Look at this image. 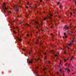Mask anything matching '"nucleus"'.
<instances>
[{
	"label": "nucleus",
	"instance_id": "obj_21",
	"mask_svg": "<svg viewBox=\"0 0 76 76\" xmlns=\"http://www.w3.org/2000/svg\"><path fill=\"white\" fill-rule=\"evenodd\" d=\"M40 32V30H38V31H37L36 32V34H38V32Z\"/></svg>",
	"mask_w": 76,
	"mask_h": 76
},
{
	"label": "nucleus",
	"instance_id": "obj_8",
	"mask_svg": "<svg viewBox=\"0 0 76 76\" xmlns=\"http://www.w3.org/2000/svg\"><path fill=\"white\" fill-rule=\"evenodd\" d=\"M66 70H67V72L68 73H69L70 72V69H68L67 68H66L65 69Z\"/></svg>",
	"mask_w": 76,
	"mask_h": 76
},
{
	"label": "nucleus",
	"instance_id": "obj_2",
	"mask_svg": "<svg viewBox=\"0 0 76 76\" xmlns=\"http://www.w3.org/2000/svg\"><path fill=\"white\" fill-rule=\"evenodd\" d=\"M3 4L4 6H2V7L3 8V9H4V12H5V10H8V9H9V8H6V7H5V6H6L5 3H4Z\"/></svg>",
	"mask_w": 76,
	"mask_h": 76
},
{
	"label": "nucleus",
	"instance_id": "obj_39",
	"mask_svg": "<svg viewBox=\"0 0 76 76\" xmlns=\"http://www.w3.org/2000/svg\"><path fill=\"white\" fill-rule=\"evenodd\" d=\"M13 28L14 29H17V28H15V27L14 26L13 27Z\"/></svg>",
	"mask_w": 76,
	"mask_h": 76
},
{
	"label": "nucleus",
	"instance_id": "obj_35",
	"mask_svg": "<svg viewBox=\"0 0 76 76\" xmlns=\"http://www.w3.org/2000/svg\"><path fill=\"white\" fill-rule=\"evenodd\" d=\"M26 36L27 37H29V34H27L26 35Z\"/></svg>",
	"mask_w": 76,
	"mask_h": 76
},
{
	"label": "nucleus",
	"instance_id": "obj_56",
	"mask_svg": "<svg viewBox=\"0 0 76 76\" xmlns=\"http://www.w3.org/2000/svg\"><path fill=\"white\" fill-rule=\"evenodd\" d=\"M70 65H68V66L69 67V66H70Z\"/></svg>",
	"mask_w": 76,
	"mask_h": 76
},
{
	"label": "nucleus",
	"instance_id": "obj_41",
	"mask_svg": "<svg viewBox=\"0 0 76 76\" xmlns=\"http://www.w3.org/2000/svg\"><path fill=\"white\" fill-rule=\"evenodd\" d=\"M26 25H27V26H29V24H26Z\"/></svg>",
	"mask_w": 76,
	"mask_h": 76
},
{
	"label": "nucleus",
	"instance_id": "obj_27",
	"mask_svg": "<svg viewBox=\"0 0 76 76\" xmlns=\"http://www.w3.org/2000/svg\"><path fill=\"white\" fill-rule=\"evenodd\" d=\"M20 24L21 25V24H22V21H21L20 22Z\"/></svg>",
	"mask_w": 76,
	"mask_h": 76
},
{
	"label": "nucleus",
	"instance_id": "obj_23",
	"mask_svg": "<svg viewBox=\"0 0 76 76\" xmlns=\"http://www.w3.org/2000/svg\"><path fill=\"white\" fill-rule=\"evenodd\" d=\"M64 37H65V38H66L67 37V36H65L64 37H63V38H64Z\"/></svg>",
	"mask_w": 76,
	"mask_h": 76
},
{
	"label": "nucleus",
	"instance_id": "obj_29",
	"mask_svg": "<svg viewBox=\"0 0 76 76\" xmlns=\"http://www.w3.org/2000/svg\"><path fill=\"white\" fill-rule=\"evenodd\" d=\"M13 32L14 34H16V33L15 31H14Z\"/></svg>",
	"mask_w": 76,
	"mask_h": 76
},
{
	"label": "nucleus",
	"instance_id": "obj_18",
	"mask_svg": "<svg viewBox=\"0 0 76 76\" xmlns=\"http://www.w3.org/2000/svg\"><path fill=\"white\" fill-rule=\"evenodd\" d=\"M75 40V38H73L72 41V42H73Z\"/></svg>",
	"mask_w": 76,
	"mask_h": 76
},
{
	"label": "nucleus",
	"instance_id": "obj_7",
	"mask_svg": "<svg viewBox=\"0 0 76 76\" xmlns=\"http://www.w3.org/2000/svg\"><path fill=\"white\" fill-rule=\"evenodd\" d=\"M28 54L29 55V56H31L32 54V50H30L28 53Z\"/></svg>",
	"mask_w": 76,
	"mask_h": 76
},
{
	"label": "nucleus",
	"instance_id": "obj_45",
	"mask_svg": "<svg viewBox=\"0 0 76 76\" xmlns=\"http://www.w3.org/2000/svg\"><path fill=\"white\" fill-rule=\"evenodd\" d=\"M26 8H27V9H28V7L26 6Z\"/></svg>",
	"mask_w": 76,
	"mask_h": 76
},
{
	"label": "nucleus",
	"instance_id": "obj_28",
	"mask_svg": "<svg viewBox=\"0 0 76 76\" xmlns=\"http://www.w3.org/2000/svg\"><path fill=\"white\" fill-rule=\"evenodd\" d=\"M16 10L17 12H18L19 11V10L18 9H16Z\"/></svg>",
	"mask_w": 76,
	"mask_h": 76
},
{
	"label": "nucleus",
	"instance_id": "obj_49",
	"mask_svg": "<svg viewBox=\"0 0 76 76\" xmlns=\"http://www.w3.org/2000/svg\"><path fill=\"white\" fill-rule=\"evenodd\" d=\"M68 34H70V33H69V32H68Z\"/></svg>",
	"mask_w": 76,
	"mask_h": 76
},
{
	"label": "nucleus",
	"instance_id": "obj_25",
	"mask_svg": "<svg viewBox=\"0 0 76 76\" xmlns=\"http://www.w3.org/2000/svg\"><path fill=\"white\" fill-rule=\"evenodd\" d=\"M48 61L49 64H51V62H50V61Z\"/></svg>",
	"mask_w": 76,
	"mask_h": 76
},
{
	"label": "nucleus",
	"instance_id": "obj_15",
	"mask_svg": "<svg viewBox=\"0 0 76 76\" xmlns=\"http://www.w3.org/2000/svg\"><path fill=\"white\" fill-rule=\"evenodd\" d=\"M72 45V42H70L69 44H68V45L69 46H71V45Z\"/></svg>",
	"mask_w": 76,
	"mask_h": 76
},
{
	"label": "nucleus",
	"instance_id": "obj_30",
	"mask_svg": "<svg viewBox=\"0 0 76 76\" xmlns=\"http://www.w3.org/2000/svg\"><path fill=\"white\" fill-rule=\"evenodd\" d=\"M54 56L55 57H57V54L55 55H54Z\"/></svg>",
	"mask_w": 76,
	"mask_h": 76
},
{
	"label": "nucleus",
	"instance_id": "obj_24",
	"mask_svg": "<svg viewBox=\"0 0 76 76\" xmlns=\"http://www.w3.org/2000/svg\"><path fill=\"white\" fill-rule=\"evenodd\" d=\"M59 7H60V8H62L63 6H62V5H61L59 6Z\"/></svg>",
	"mask_w": 76,
	"mask_h": 76
},
{
	"label": "nucleus",
	"instance_id": "obj_32",
	"mask_svg": "<svg viewBox=\"0 0 76 76\" xmlns=\"http://www.w3.org/2000/svg\"><path fill=\"white\" fill-rule=\"evenodd\" d=\"M61 48H59V50H61Z\"/></svg>",
	"mask_w": 76,
	"mask_h": 76
},
{
	"label": "nucleus",
	"instance_id": "obj_34",
	"mask_svg": "<svg viewBox=\"0 0 76 76\" xmlns=\"http://www.w3.org/2000/svg\"><path fill=\"white\" fill-rule=\"evenodd\" d=\"M22 50H23V51H25V50L23 48Z\"/></svg>",
	"mask_w": 76,
	"mask_h": 76
},
{
	"label": "nucleus",
	"instance_id": "obj_26",
	"mask_svg": "<svg viewBox=\"0 0 76 76\" xmlns=\"http://www.w3.org/2000/svg\"><path fill=\"white\" fill-rule=\"evenodd\" d=\"M66 48H68V50H69V49H70V48H69V47H67V46H66Z\"/></svg>",
	"mask_w": 76,
	"mask_h": 76
},
{
	"label": "nucleus",
	"instance_id": "obj_57",
	"mask_svg": "<svg viewBox=\"0 0 76 76\" xmlns=\"http://www.w3.org/2000/svg\"><path fill=\"white\" fill-rule=\"evenodd\" d=\"M46 28L47 29H48V27H46Z\"/></svg>",
	"mask_w": 76,
	"mask_h": 76
},
{
	"label": "nucleus",
	"instance_id": "obj_44",
	"mask_svg": "<svg viewBox=\"0 0 76 76\" xmlns=\"http://www.w3.org/2000/svg\"><path fill=\"white\" fill-rule=\"evenodd\" d=\"M29 2L27 3V5H29Z\"/></svg>",
	"mask_w": 76,
	"mask_h": 76
},
{
	"label": "nucleus",
	"instance_id": "obj_36",
	"mask_svg": "<svg viewBox=\"0 0 76 76\" xmlns=\"http://www.w3.org/2000/svg\"><path fill=\"white\" fill-rule=\"evenodd\" d=\"M64 61H66V59H64Z\"/></svg>",
	"mask_w": 76,
	"mask_h": 76
},
{
	"label": "nucleus",
	"instance_id": "obj_51",
	"mask_svg": "<svg viewBox=\"0 0 76 76\" xmlns=\"http://www.w3.org/2000/svg\"><path fill=\"white\" fill-rule=\"evenodd\" d=\"M60 4V2H58L57 3V4Z\"/></svg>",
	"mask_w": 76,
	"mask_h": 76
},
{
	"label": "nucleus",
	"instance_id": "obj_11",
	"mask_svg": "<svg viewBox=\"0 0 76 76\" xmlns=\"http://www.w3.org/2000/svg\"><path fill=\"white\" fill-rule=\"evenodd\" d=\"M73 11L74 13H76V10L75 9H74L73 10Z\"/></svg>",
	"mask_w": 76,
	"mask_h": 76
},
{
	"label": "nucleus",
	"instance_id": "obj_13",
	"mask_svg": "<svg viewBox=\"0 0 76 76\" xmlns=\"http://www.w3.org/2000/svg\"><path fill=\"white\" fill-rule=\"evenodd\" d=\"M38 43V39H37L36 42V43L37 44Z\"/></svg>",
	"mask_w": 76,
	"mask_h": 76
},
{
	"label": "nucleus",
	"instance_id": "obj_9",
	"mask_svg": "<svg viewBox=\"0 0 76 76\" xmlns=\"http://www.w3.org/2000/svg\"><path fill=\"white\" fill-rule=\"evenodd\" d=\"M40 22H41V23H40V25H41L42 26V19H40Z\"/></svg>",
	"mask_w": 76,
	"mask_h": 76
},
{
	"label": "nucleus",
	"instance_id": "obj_37",
	"mask_svg": "<svg viewBox=\"0 0 76 76\" xmlns=\"http://www.w3.org/2000/svg\"><path fill=\"white\" fill-rule=\"evenodd\" d=\"M36 28H38V26H36Z\"/></svg>",
	"mask_w": 76,
	"mask_h": 76
},
{
	"label": "nucleus",
	"instance_id": "obj_61",
	"mask_svg": "<svg viewBox=\"0 0 76 76\" xmlns=\"http://www.w3.org/2000/svg\"><path fill=\"white\" fill-rule=\"evenodd\" d=\"M30 36H32V34H30Z\"/></svg>",
	"mask_w": 76,
	"mask_h": 76
},
{
	"label": "nucleus",
	"instance_id": "obj_10",
	"mask_svg": "<svg viewBox=\"0 0 76 76\" xmlns=\"http://www.w3.org/2000/svg\"><path fill=\"white\" fill-rule=\"evenodd\" d=\"M50 53H51L52 54H54V51L53 50H51Z\"/></svg>",
	"mask_w": 76,
	"mask_h": 76
},
{
	"label": "nucleus",
	"instance_id": "obj_59",
	"mask_svg": "<svg viewBox=\"0 0 76 76\" xmlns=\"http://www.w3.org/2000/svg\"><path fill=\"white\" fill-rule=\"evenodd\" d=\"M35 7H36V5H35Z\"/></svg>",
	"mask_w": 76,
	"mask_h": 76
},
{
	"label": "nucleus",
	"instance_id": "obj_3",
	"mask_svg": "<svg viewBox=\"0 0 76 76\" xmlns=\"http://www.w3.org/2000/svg\"><path fill=\"white\" fill-rule=\"evenodd\" d=\"M49 15H50V17H48V16L45 17V18H44V20H46V19H47L51 18L53 17V15L51 14L50 13H49Z\"/></svg>",
	"mask_w": 76,
	"mask_h": 76
},
{
	"label": "nucleus",
	"instance_id": "obj_64",
	"mask_svg": "<svg viewBox=\"0 0 76 76\" xmlns=\"http://www.w3.org/2000/svg\"><path fill=\"white\" fill-rule=\"evenodd\" d=\"M35 76H38V75H36Z\"/></svg>",
	"mask_w": 76,
	"mask_h": 76
},
{
	"label": "nucleus",
	"instance_id": "obj_53",
	"mask_svg": "<svg viewBox=\"0 0 76 76\" xmlns=\"http://www.w3.org/2000/svg\"><path fill=\"white\" fill-rule=\"evenodd\" d=\"M15 22V20H14L13 21V22Z\"/></svg>",
	"mask_w": 76,
	"mask_h": 76
},
{
	"label": "nucleus",
	"instance_id": "obj_52",
	"mask_svg": "<svg viewBox=\"0 0 76 76\" xmlns=\"http://www.w3.org/2000/svg\"><path fill=\"white\" fill-rule=\"evenodd\" d=\"M41 30H42V31H44V30L42 29Z\"/></svg>",
	"mask_w": 76,
	"mask_h": 76
},
{
	"label": "nucleus",
	"instance_id": "obj_22",
	"mask_svg": "<svg viewBox=\"0 0 76 76\" xmlns=\"http://www.w3.org/2000/svg\"><path fill=\"white\" fill-rule=\"evenodd\" d=\"M38 69V66H36L35 67V69Z\"/></svg>",
	"mask_w": 76,
	"mask_h": 76
},
{
	"label": "nucleus",
	"instance_id": "obj_58",
	"mask_svg": "<svg viewBox=\"0 0 76 76\" xmlns=\"http://www.w3.org/2000/svg\"><path fill=\"white\" fill-rule=\"evenodd\" d=\"M36 74L37 75V72H36Z\"/></svg>",
	"mask_w": 76,
	"mask_h": 76
},
{
	"label": "nucleus",
	"instance_id": "obj_16",
	"mask_svg": "<svg viewBox=\"0 0 76 76\" xmlns=\"http://www.w3.org/2000/svg\"><path fill=\"white\" fill-rule=\"evenodd\" d=\"M62 62V61L61 60H60V62L59 63V66H60V65L61 64V62Z\"/></svg>",
	"mask_w": 76,
	"mask_h": 76
},
{
	"label": "nucleus",
	"instance_id": "obj_14",
	"mask_svg": "<svg viewBox=\"0 0 76 76\" xmlns=\"http://www.w3.org/2000/svg\"><path fill=\"white\" fill-rule=\"evenodd\" d=\"M35 23H36V24H37L38 26H39V23L37 22H35Z\"/></svg>",
	"mask_w": 76,
	"mask_h": 76
},
{
	"label": "nucleus",
	"instance_id": "obj_62",
	"mask_svg": "<svg viewBox=\"0 0 76 76\" xmlns=\"http://www.w3.org/2000/svg\"><path fill=\"white\" fill-rule=\"evenodd\" d=\"M30 4H31V5H32V4H31V3H30Z\"/></svg>",
	"mask_w": 76,
	"mask_h": 76
},
{
	"label": "nucleus",
	"instance_id": "obj_63",
	"mask_svg": "<svg viewBox=\"0 0 76 76\" xmlns=\"http://www.w3.org/2000/svg\"><path fill=\"white\" fill-rule=\"evenodd\" d=\"M61 65H63V64H61Z\"/></svg>",
	"mask_w": 76,
	"mask_h": 76
},
{
	"label": "nucleus",
	"instance_id": "obj_54",
	"mask_svg": "<svg viewBox=\"0 0 76 76\" xmlns=\"http://www.w3.org/2000/svg\"><path fill=\"white\" fill-rule=\"evenodd\" d=\"M59 19H60V17L59 16L58 17Z\"/></svg>",
	"mask_w": 76,
	"mask_h": 76
},
{
	"label": "nucleus",
	"instance_id": "obj_46",
	"mask_svg": "<svg viewBox=\"0 0 76 76\" xmlns=\"http://www.w3.org/2000/svg\"><path fill=\"white\" fill-rule=\"evenodd\" d=\"M66 52L65 51L64 53V54H66Z\"/></svg>",
	"mask_w": 76,
	"mask_h": 76
},
{
	"label": "nucleus",
	"instance_id": "obj_38",
	"mask_svg": "<svg viewBox=\"0 0 76 76\" xmlns=\"http://www.w3.org/2000/svg\"><path fill=\"white\" fill-rule=\"evenodd\" d=\"M40 44H42V42H41Z\"/></svg>",
	"mask_w": 76,
	"mask_h": 76
},
{
	"label": "nucleus",
	"instance_id": "obj_42",
	"mask_svg": "<svg viewBox=\"0 0 76 76\" xmlns=\"http://www.w3.org/2000/svg\"><path fill=\"white\" fill-rule=\"evenodd\" d=\"M38 61H39V60H40V59L39 58H38V59H37Z\"/></svg>",
	"mask_w": 76,
	"mask_h": 76
},
{
	"label": "nucleus",
	"instance_id": "obj_4",
	"mask_svg": "<svg viewBox=\"0 0 76 76\" xmlns=\"http://www.w3.org/2000/svg\"><path fill=\"white\" fill-rule=\"evenodd\" d=\"M66 28L67 30L68 29H71V26L70 25L67 27H66V26H65L64 28V31H66Z\"/></svg>",
	"mask_w": 76,
	"mask_h": 76
},
{
	"label": "nucleus",
	"instance_id": "obj_12",
	"mask_svg": "<svg viewBox=\"0 0 76 76\" xmlns=\"http://www.w3.org/2000/svg\"><path fill=\"white\" fill-rule=\"evenodd\" d=\"M50 35H51L52 37V38H54V34H53V33H51Z\"/></svg>",
	"mask_w": 76,
	"mask_h": 76
},
{
	"label": "nucleus",
	"instance_id": "obj_48",
	"mask_svg": "<svg viewBox=\"0 0 76 76\" xmlns=\"http://www.w3.org/2000/svg\"><path fill=\"white\" fill-rule=\"evenodd\" d=\"M67 63H66V64H65V66H67Z\"/></svg>",
	"mask_w": 76,
	"mask_h": 76
},
{
	"label": "nucleus",
	"instance_id": "obj_31",
	"mask_svg": "<svg viewBox=\"0 0 76 76\" xmlns=\"http://www.w3.org/2000/svg\"><path fill=\"white\" fill-rule=\"evenodd\" d=\"M70 15L71 16H72V13L71 12V13H70Z\"/></svg>",
	"mask_w": 76,
	"mask_h": 76
},
{
	"label": "nucleus",
	"instance_id": "obj_60",
	"mask_svg": "<svg viewBox=\"0 0 76 76\" xmlns=\"http://www.w3.org/2000/svg\"><path fill=\"white\" fill-rule=\"evenodd\" d=\"M29 42H28V44H29Z\"/></svg>",
	"mask_w": 76,
	"mask_h": 76
},
{
	"label": "nucleus",
	"instance_id": "obj_33",
	"mask_svg": "<svg viewBox=\"0 0 76 76\" xmlns=\"http://www.w3.org/2000/svg\"><path fill=\"white\" fill-rule=\"evenodd\" d=\"M55 13H58V12H57V11H55Z\"/></svg>",
	"mask_w": 76,
	"mask_h": 76
},
{
	"label": "nucleus",
	"instance_id": "obj_6",
	"mask_svg": "<svg viewBox=\"0 0 76 76\" xmlns=\"http://www.w3.org/2000/svg\"><path fill=\"white\" fill-rule=\"evenodd\" d=\"M27 62H28L29 64H32V62H33V60H32L31 61H29V59L28 58V59H27Z\"/></svg>",
	"mask_w": 76,
	"mask_h": 76
},
{
	"label": "nucleus",
	"instance_id": "obj_5",
	"mask_svg": "<svg viewBox=\"0 0 76 76\" xmlns=\"http://www.w3.org/2000/svg\"><path fill=\"white\" fill-rule=\"evenodd\" d=\"M51 24H52V27H50V28H53V26L54 27H55L57 25L56 24H55L54 25V24H53V23H51Z\"/></svg>",
	"mask_w": 76,
	"mask_h": 76
},
{
	"label": "nucleus",
	"instance_id": "obj_19",
	"mask_svg": "<svg viewBox=\"0 0 76 76\" xmlns=\"http://www.w3.org/2000/svg\"><path fill=\"white\" fill-rule=\"evenodd\" d=\"M17 38L19 40V41H21V40L19 39V38L18 37H17Z\"/></svg>",
	"mask_w": 76,
	"mask_h": 76
},
{
	"label": "nucleus",
	"instance_id": "obj_43",
	"mask_svg": "<svg viewBox=\"0 0 76 76\" xmlns=\"http://www.w3.org/2000/svg\"><path fill=\"white\" fill-rule=\"evenodd\" d=\"M73 57L72 58L70 59V60H72V59H73Z\"/></svg>",
	"mask_w": 76,
	"mask_h": 76
},
{
	"label": "nucleus",
	"instance_id": "obj_55",
	"mask_svg": "<svg viewBox=\"0 0 76 76\" xmlns=\"http://www.w3.org/2000/svg\"><path fill=\"white\" fill-rule=\"evenodd\" d=\"M72 75H75V73H72Z\"/></svg>",
	"mask_w": 76,
	"mask_h": 76
},
{
	"label": "nucleus",
	"instance_id": "obj_20",
	"mask_svg": "<svg viewBox=\"0 0 76 76\" xmlns=\"http://www.w3.org/2000/svg\"><path fill=\"white\" fill-rule=\"evenodd\" d=\"M47 68H45L43 69V71H45V70H47Z\"/></svg>",
	"mask_w": 76,
	"mask_h": 76
},
{
	"label": "nucleus",
	"instance_id": "obj_47",
	"mask_svg": "<svg viewBox=\"0 0 76 76\" xmlns=\"http://www.w3.org/2000/svg\"><path fill=\"white\" fill-rule=\"evenodd\" d=\"M64 35H66V33H64Z\"/></svg>",
	"mask_w": 76,
	"mask_h": 76
},
{
	"label": "nucleus",
	"instance_id": "obj_50",
	"mask_svg": "<svg viewBox=\"0 0 76 76\" xmlns=\"http://www.w3.org/2000/svg\"><path fill=\"white\" fill-rule=\"evenodd\" d=\"M40 2H42V0H40Z\"/></svg>",
	"mask_w": 76,
	"mask_h": 76
},
{
	"label": "nucleus",
	"instance_id": "obj_17",
	"mask_svg": "<svg viewBox=\"0 0 76 76\" xmlns=\"http://www.w3.org/2000/svg\"><path fill=\"white\" fill-rule=\"evenodd\" d=\"M8 12L9 14H11V13H12V12H11L10 11H8Z\"/></svg>",
	"mask_w": 76,
	"mask_h": 76
},
{
	"label": "nucleus",
	"instance_id": "obj_1",
	"mask_svg": "<svg viewBox=\"0 0 76 76\" xmlns=\"http://www.w3.org/2000/svg\"><path fill=\"white\" fill-rule=\"evenodd\" d=\"M39 51L37 53V54L39 56H41V52H42V53H44V54H45V55H46V54H47V53H45L43 51V50H41V49H39Z\"/></svg>",
	"mask_w": 76,
	"mask_h": 76
},
{
	"label": "nucleus",
	"instance_id": "obj_40",
	"mask_svg": "<svg viewBox=\"0 0 76 76\" xmlns=\"http://www.w3.org/2000/svg\"><path fill=\"white\" fill-rule=\"evenodd\" d=\"M71 67H72V68H73H73H74V67H73V66H70Z\"/></svg>",
	"mask_w": 76,
	"mask_h": 76
}]
</instances>
